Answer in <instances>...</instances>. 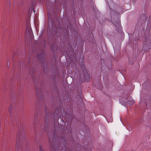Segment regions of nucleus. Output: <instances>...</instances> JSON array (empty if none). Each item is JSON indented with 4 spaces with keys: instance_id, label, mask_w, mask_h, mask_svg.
Wrapping results in <instances>:
<instances>
[{
    "instance_id": "obj_1",
    "label": "nucleus",
    "mask_w": 151,
    "mask_h": 151,
    "mask_svg": "<svg viewBox=\"0 0 151 151\" xmlns=\"http://www.w3.org/2000/svg\"><path fill=\"white\" fill-rule=\"evenodd\" d=\"M40 151H41V147H40Z\"/></svg>"
}]
</instances>
